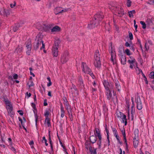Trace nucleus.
<instances>
[{
  "label": "nucleus",
  "mask_w": 154,
  "mask_h": 154,
  "mask_svg": "<svg viewBox=\"0 0 154 154\" xmlns=\"http://www.w3.org/2000/svg\"><path fill=\"white\" fill-rule=\"evenodd\" d=\"M94 64L95 66L97 67H100L101 62L99 52L98 50H96L94 54Z\"/></svg>",
  "instance_id": "nucleus-1"
},
{
  "label": "nucleus",
  "mask_w": 154,
  "mask_h": 154,
  "mask_svg": "<svg viewBox=\"0 0 154 154\" xmlns=\"http://www.w3.org/2000/svg\"><path fill=\"white\" fill-rule=\"evenodd\" d=\"M82 71L85 73L89 74L91 76H92V75H94L91 71V69L88 68L86 63L82 62Z\"/></svg>",
  "instance_id": "nucleus-2"
},
{
  "label": "nucleus",
  "mask_w": 154,
  "mask_h": 154,
  "mask_svg": "<svg viewBox=\"0 0 154 154\" xmlns=\"http://www.w3.org/2000/svg\"><path fill=\"white\" fill-rule=\"evenodd\" d=\"M114 9L115 11V14L119 17H122L124 14V12L123 9L119 6L114 7Z\"/></svg>",
  "instance_id": "nucleus-3"
},
{
  "label": "nucleus",
  "mask_w": 154,
  "mask_h": 154,
  "mask_svg": "<svg viewBox=\"0 0 154 154\" xmlns=\"http://www.w3.org/2000/svg\"><path fill=\"white\" fill-rule=\"evenodd\" d=\"M138 130H135L134 131V137L133 139V146L134 148H137L138 146L139 143V136Z\"/></svg>",
  "instance_id": "nucleus-4"
},
{
  "label": "nucleus",
  "mask_w": 154,
  "mask_h": 154,
  "mask_svg": "<svg viewBox=\"0 0 154 154\" xmlns=\"http://www.w3.org/2000/svg\"><path fill=\"white\" fill-rule=\"evenodd\" d=\"M104 17L103 13L102 12L98 13L94 15V18L92 19L96 22H100L102 20Z\"/></svg>",
  "instance_id": "nucleus-5"
},
{
  "label": "nucleus",
  "mask_w": 154,
  "mask_h": 154,
  "mask_svg": "<svg viewBox=\"0 0 154 154\" xmlns=\"http://www.w3.org/2000/svg\"><path fill=\"white\" fill-rule=\"evenodd\" d=\"M43 36L41 35H38L36 37V39L35 40V42H37L38 43H40V44L42 43V46L40 48V50H42L43 48H45V45L43 43V41L42 40Z\"/></svg>",
  "instance_id": "nucleus-6"
},
{
  "label": "nucleus",
  "mask_w": 154,
  "mask_h": 154,
  "mask_svg": "<svg viewBox=\"0 0 154 154\" xmlns=\"http://www.w3.org/2000/svg\"><path fill=\"white\" fill-rule=\"evenodd\" d=\"M43 36L41 35H38L36 37V39L35 40V42H37L38 43H40V44L42 43V46L40 48V50H42L43 48H45V45L43 43V41L42 40Z\"/></svg>",
  "instance_id": "nucleus-7"
},
{
  "label": "nucleus",
  "mask_w": 154,
  "mask_h": 154,
  "mask_svg": "<svg viewBox=\"0 0 154 154\" xmlns=\"http://www.w3.org/2000/svg\"><path fill=\"white\" fill-rule=\"evenodd\" d=\"M63 8L60 7H58L55 8L54 10V13L55 14L57 15L62 12H65L67 11L69 8L63 9Z\"/></svg>",
  "instance_id": "nucleus-8"
},
{
  "label": "nucleus",
  "mask_w": 154,
  "mask_h": 154,
  "mask_svg": "<svg viewBox=\"0 0 154 154\" xmlns=\"http://www.w3.org/2000/svg\"><path fill=\"white\" fill-rule=\"evenodd\" d=\"M98 22H96L93 19L90 21V24H88V28L90 29H93L97 27L99 25Z\"/></svg>",
  "instance_id": "nucleus-9"
},
{
  "label": "nucleus",
  "mask_w": 154,
  "mask_h": 154,
  "mask_svg": "<svg viewBox=\"0 0 154 154\" xmlns=\"http://www.w3.org/2000/svg\"><path fill=\"white\" fill-rule=\"evenodd\" d=\"M135 101L137 103V108L139 110L143 108V105L140 97H137Z\"/></svg>",
  "instance_id": "nucleus-10"
},
{
  "label": "nucleus",
  "mask_w": 154,
  "mask_h": 154,
  "mask_svg": "<svg viewBox=\"0 0 154 154\" xmlns=\"http://www.w3.org/2000/svg\"><path fill=\"white\" fill-rule=\"evenodd\" d=\"M119 56L121 58V62L122 64H125L126 63V57L124 54L122 52H119Z\"/></svg>",
  "instance_id": "nucleus-11"
},
{
  "label": "nucleus",
  "mask_w": 154,
  "mask_h": 154,
  "mask_svg": "<svg viewBox=\"0 0 154 154\" xmlns=\"http://www.w3.org/2000/svg\"><path fill=\"white\" fill-rule=\"evenodd\" d=\"M78 86L81 88L82 89L84 87L83 80L81 76H79L78 78Z\"/></svg>",
  "instance_id": "nucleus-12"
},
{
  "label": "nucleus",
  "mask_w": 154,
  "mask_h": 154,
  "mask_svg": "<svg viewBox=\"0 0 154 154\" xmlns=\"http://www.w3.org/2000/svg\"><path fill=\"white\" fill-rule=\"evenodd\" d=\"M70 92L72 93L73 95L75 96L78 95V91L77 88L73 84H72V87L71 88L70 90Z\"/></svg>",
  "instance_id": "nucleus-13"
},
{
  "label": "nucleus",
  "mask_w": 154,
  "mask_h": 154,
  "mask_svg": "<svg viewBox=\"0 0 154 154\" xmlns=\"http://www.w3.org/2000/svg\"><path fill=\"white\" fill-rule=\"evenodd\" d=\"M103 84L106 90L110 89L111 88V85L109 84L108 81L104 80L103 81Z\"/></svg>",
  "instance_id": "nucleus-14"
},
{
  "label": "nucleus",
  "mask_w": 154,
  "mask_h": 154,
  "mask_svg": "<svg viewBox=\"0 0 154 154\" xmlns=\"http://www.w3.org/2000/svg\"><path fill=\"white\" fill-rule=\"evenodd\" d=\"M58 48L53 47L52 50L53 54L54 57H57L58 54Z\"/></svg>",
  "instance_id": "nucleus-15"
},
{
  "label": "nucleus",
  "mask_w": 154,
  "mask_h": 154,
  "mask_svg": "<svg viewBox=\"0 0 154 154\" xmlns=\"http://www.w3.org/2000/svg\"><path fill=\"white\" fill-rule=\"evenodd\" d=\"M68 55V53L67 52H66L65 53V54H64L63 56H62L61 59V60L62 62H63V63H65L68 61V58L66 57V55L67 56Z\"/></svg>",
  "instance_id": "nucleus-16"
},
{
  "label": "nucleus",
  "mask_w": 154,
  "mask_h": 154,
  "mask_svg": "<svg viewBox=\"0 0 154 154\" xmlns=\"http://www.w3.org/2000/svg\"><path fill=\"white\" fill-rule=\"evenodd\" d=\"M106 92V95L107 97V98L109 100H110L112 97V94L110 89L107 90Z\"/></svg>",
  "instance_id": "nucleus-17"
},
{
  "label": "nucleus",
  "mask_w": 154,
  "mask_h": 154,
  "mask_svg": "<svg viewBox=\"0 0 154 154\" xmlns=\"http://www.w3.org/2000/svg\"><path fill=\"white\" fill-rule=\"evenodd\" d=\"M23 50V48L22 46V45H18L16 49L15 53L17 54L20 53L22 52Z\"/></svg>",
  "instance_id": "nucleus-18"
},
{
  "label": "nucleus",
  "mask_w": 154,
  "mask_h": 154,
  "mask_svg": "<svg viewBox=\"0 0 154 154\" xmlns=\"http://www.w3.org/2000/svg\"><path fill=\"white\" fill-rule=\"evenodd\" d=\"M90 140L91 143H95L97 140V138L96 135L95 134L94 135H92L90 137Z\"/></svg>",
  "instance_id": "nucleus-19"
},
{
  "label": "nucleus",
  "mask_w": 154,
  "mask_h": 154,
  "mask_svg": "<svg viewBox=\"0 0 154 154\" xmlns=\"http://www.w3.org/2000/svg\"><path fill=\"white\" fill-rule=\"evenodd\" d=\"M60 40L58 39H56L55 41L53 47L58 48L59 45L60 43Z\"/></svg>",
  "instance_id": "nucleus-20"
},
{
  "label": "nucleus",
  "mask_w": 154,
  "mask_h": 154,
  "mask_svg": "<svg viewBox=\"0 0 154 154\" xmlns=\"http://www.w3.org/2000/svg\"><path fill=\"white\" fill-rule=\"evenodd\" d=\"M60 30V28L58 26H55L51 29V32H58Z\"/></svg>",
  "instance_id": "nucleus-21"
},
{
  "label": "nucleus",
  "mask_w": 154,
  "mask_h": 154,
  "mask_svg": "<svg viewBox=\"0 0 154 154\" xmlns=\"http://www.w3.org/2000/svg\"><path fill=\"white\" fill-rule=\"evenodd\" d=\"M41 45V44L40 43H38L37 42H34V49L35 50H36L38 49L39 47V46Z\"/></svg>",
  "instance_id": "nucleus-22"
},
{
  "label": "nucleus",
  "mask_w": 154,
  "mask_h": 154,
  "mask_svg": "<svg viewBox=\"0 0 154 154\" xmlns=\"http://www.w3.org/2000/svg\"><path fill=\"white\" fill-rule=\"evenodd\" d=\"M64 104L65 106L66 109L67 110H68L71 109L67 100H66V102H65V103H64Z\"/></svg>",
  "instance_id": "nucleus-23"
},
{
  "label": "nucleus",
  "mask_w": 154,
  "mask_h": 154,
  "mask_svg": "<svg viewBox=\"0 0 154 154\" xmlns=\"http://www.w3.org/2000/svg\"><path fill=\"white\" fill-rule=\"evenodd\" d=\"M121 118L122 119V122L123 123L125 122V125H126L127 122L126 115H124Z\"/></svg>",
  "instance_id": "nucleus-24"
},
{
  "label": "nucleus",
  "mask_w": 154,
  "mask_h": 154,
  "mask_svg": "<svg viewBox=\"0 0 154 154\" xmlns=\"http://www.w3.org/2000/svg\"><path fill=\"white\" fill-rule=\"evenodd\" d=\"M95 129L96 132L97 134L96 136H97L98 138H100V137H101V136L100 134V131L99 129L98 128H96Z\"/></svg>",
  "instance_id": "nucleus-25"
},
{
  "label": "nucleus",
  "mask_w": 154,
  "mask_h": 154,
  "mask_svg": "<svg viewBox=\"0 0 154 154\" xmlns=\"http://www.w3.org/2000/svg\"><path fill=\"white\" fill-rule=\"evenodd\" d=\"M136 11L135 10H133L128 12V16L130 17H133V14H135Z\"/></svg>",
  "instance_id": "nucleus-26"
},
{
  "label": "nucleus",
  "mask_w": 154,
  "mask_h": 154,
  "mask_svg": "<svg viewBox=\"0 0 154 154\" xmlns=\"http://www.w3.org/2000/svg\"><path fill=\"white\" fill-rule=\"evenodd\" d=\"M45 122H47L48 127L51 126V124L50 123V119L48 118V116L46 117Z\"/></svg>",
  "instance_id": "nucleus-27"
},
{
  "label": "nucleus",
  "mask_w": 154,
  "mask_h": 154,
  "mask_svg": "<svg viewBox=\"0 0 154 154\" xmlns=\"http://www.w3.org/2000/svg\"><path fill=\"white\" fill-rule=\"evenodd\" d=\"M115 86L116 88L117 89L118 91L119 92L120 91L121 86L118 81L116 83Z\"/></svg>",
  "instance_id": "nucleus-28"
},
{
  "label": "nucleus",
  "mask_w": 154,
  "mask_h": 154,
  "mask_svg": "<svg viewBox=\"0 0 154 154\" xmlns=\"http://www.w3.org/2000/svg\"><path fill=\"white\" fill-rule=\"evenodd\" d=\"M110 50V52L111 53V60L112 61V62H113V59L114 58L115 59V55H114V56L113 55V52L112 50V45H111Z\"/></svg>",
  "instance_id": "nucleus-29"
},
{
  "label": "nucleus",
  "mask_w": 154,
  "mask_h": 154,
  "mask_svg": "<svg viewBox=\"0 0 154 154\" xmlns=\"http://www.w3.org/2000/svg\"><path fill=\"white\" fill-rule=\"evenodd\" d=\"M8 114L11 117H12L14 115V113L13 111V109H9V110H8Z\"/></svg>",
  "instance_id": "nucleus-30"
},
{
  "label": "nucleus",
  "mask_w": 154,
  "mask_h": 154,
  "mask_svg": "<svg viewBox=\"0 0 154 154\" xmlns=\"http://www.w3.org/2000/svg\"><path fill=\"white\" fill-rule=\"evenodd\" d=\"M112 100L114 103L115 102H117L118 98L116 94H114L113 97L112 98Z\"/></svg>",
  "instance_id": "nucleus-31"
},
{
  "label": "nucleus",
  "mask_w": 154,
  "mask_h": 154,
  "mask_svg": "<svg viewBox=\"0 0 154 154\" xmlns=\"http://www.w3.org/2000/svg\"><path fill=\"white\" fill-rule=\"evenodd\" d=\"M105 130H106V134H107V139L108 141V146H109L110 145V144H109L110 141H109V131L107 129L106 127L105 128Z\"/></svg>",
  "instance_id": "nucleus-32"
},
{
  "label": "nucleus",
  "mask_w": 154,
  "mask_h": 154,
  "mask_svg": "<svg viewBox=\"0 0 154 154\" xmlns=\"http://www.w3.org/2000/svg\"><path fill=\"white\" fill-rule=\"evenodd\" d=\"M31 42H28L26 45V47L28 50H31Z\"/></svg>",
  "instance_id": "nucleus-33"
},
{
  "label": "nucleus",
  "mask_w": 154,
  "mask_h": 154,
  "mask_svg": "<svg viewBox=\"0 0 154 154\" xmlns=\"http://www.w3.org/2000/svg\"><path fill=\"white\" fill-rule=\"evenodd\" d=\"M37 111H36L34 109V110H33V112L35 114V122L36 125L37 124L38 119V116H37Z\"/></svg>",
  "instance_id": "nucleus-34"
},
{
  "label": "nucleus",
  "mask_w": 154,
  "mask_h": 154,
  "mask_svg": "<svg viewBox=\"0 0 154 154\" xmlns=\"http://www.w3.org/2000/svg\"><path fill=\"white\" fill-rule=\"evenodd\" d=\"M117 116L118 118H122V117L125 114H123L122 112H119V113H117Z\"/></svg>",
  "instance_id": "nucleus-35"
},
{
  "label": "nucleus",
  "mask_w": 154,
  "mask_h": 154,
  "mask_svg": "<svg viewBox=\"0 0 154 154\" xmlns=\"http://www.w3.org/2000/svg\"><path fill=\"white\" fill-rule=\"evenodd\" d=\"M89 151L91 153V154H97L96 149L92 150L91 147H89Z\"/></svg>",
  "instance_id": "nucleus-36"
},
{
  "label": "nucleus",
  "mask_w": 154,
  "mask_h": 154,
  "mask_svg": "<svg viewBox=\"0 0 154 154\" xmlns=\"http://www.w3.org/2000/svg\"><path fill=\"white\" fill-rule=\"evenodd\" d=\"M140 24L143 26L142 27L143 29H145L146 27V25L144 21H140Z\"/></svg>",
  "instance_id": "nucleus-37"
},
{
  "label": "nucleus",
  "mask_w": 154,
  "mask_h": 154,
  "mask_svg": "<svg viewBox=\"0 0 154 154\" xmlns=\"http://www.w3.org/2000/svg\"><path fill=\"white\" fill-rule=\"evenodd\" d=\"M135 61V59L134 58H133L131 60H129L128 61V62L130 64H133Z\"/></svg>",
  "instance_id": "nucleus-38"
},
{
  "label": "nucleus",
  "mask_w": 154,
  "mask_h": 154,
  "mask_svg": "<svg viewBox=\"0 0 154 154\" xmlns=\"http://www.w3.org/2000/svg\"><path fill=\"white\" fill-rule=\"evenodd\" d=\"M19 27V26L18 24L13 28V30L14 32H16L18 29Z\"/></svg>",
  "instance_id": "nucleus-39"
},
{
  "label": "nucleus",
  "mask_w": 154,
  "mask_h": 154,
  "mask_svg": "<svg viewBox=\"0 0 154 154\" xmlns=\"http://www.w3.org/2000/svg\"><path fill=\"white\" fill-rule=\"evenodd\" d=\"M85 147L88 149V148L89 149V147H91L90 146V144L88 142H86L85 143Z\"/></svg>",
  "instance_id": "nucleus-40"
},
{
  "label": "nucleus",
  "mask_w": 154,
  "mask_h": 154,
  "mask_svg": "<svg viewBox=\"0 0 154 154\" xmlns=\"http://www.w3.org/2000/svg\"><path fill=\"white\" fill-rule=\"evenodd\" d=\"M112 130L113 131V132L114 134V136L116 135L117 134V131L116 129L115 128H112Z\"/></svg>",
  "instance_id": "nucleus-41"
},
{
  "label": "nucleus",
  "mask_w": 154,
  "mask_h": 154,
  "mask_svg": "<svg viewBox=\"0 0 154 154\" xmlns=\"http://www.w3.org/2000/svg\"><path fill=\"white\" fill-rule=\"evenodd\" d=\"M49 27L48 26H46L45 25H44L43 26V29L45 31H47L48 30Z\"/></svg>",
  "instance_id": "nucleus-42"
},
{
  "label": "nucleus",
  "mask_w": 154,
  "mask_h": 154,
  "mask_svg": "<svg viewBox=\"0 0 154 154\" xmlns=\"http://www.w3.org/2000/svg\"><path fill=\"white\" fill-rule=\"evenodd\" d=\"M5 16H8V15H9L10 14V12L7 9H5Z\"/></svg>",
  "instance_id": "nucleus-43"
},
{
  "label": "nucleus",
  "mask_w": 154,
  "mask_h": 154,
  "mask_svg": "<svg viewBox=\"0 0 154 154\" xmlns=\"http://www.w3.org/2000/svg\"><path fill=\"white\" fill-rule=\"evenodd\" d=\"M115 136L116 137V138L119 143L121 144H122V143L120 141L119 137L118 135H115Z\"/></svg>",
  "instance_id": "nucleus-44"
},
{
  "label": "nucleus",
  "mask_w": 154,
  "mask_h": 154,
  "mask_svg": "<svg viewBox=\"0 0 154 154\" xmlns=\"http://www.w3.org/2000/svg\"><path fill=\"white\" fill-rule=\"evenodd\" d=\"M6 108L8 110H9V109H12L13 106L12 104H10V105L7 106Z\"/></svg>",
  "instance_id": "nucleus-45"
},
{
  "label": "nucleus",
  "mask_w": 154,
  "mask_h": 154,
  "mask_svg": "<svg viewBox=\"0 0 154 154\" xmlns=\"http://www.w3.org/2000/svg\"><path fill=\"white\" fill-rule=\"evenodd\" d=\"M31 106L34 109L37 111V109L35 103H31Z\"/></svg>",
  "instance_id": "nucleus-46"
},
{
  "label": "nucleus",
  "mask_w": 154,
  "mask_h": 154,
  "mask_svg": "<svg viewBox=\"0 0 154 154\" xmlns=\"http://www.w3.org/2000/svg\"><path fill=\"white\" fill-rule=\"evenodd\" d=\"M5 9H2L0 11V14L2 15H3L4 16H5Z\"/></svg>",
  "instance_id": "nucleus-47"
},
{
  "label": "nucleus",
  "mask_w": 154,
  "mask_h": 154,
  "mask_svg": "<svg viewBox=\"0 0 154 154\" xmlns=\"http://www.w3.org/2000/svg\"><path fill=\"white\" fill-rule=\"evenodd\" d=\"M129 37L130 40H132L133 39V36L132 33L130 32H128Z\"/></svg>",
  "instance_id": "nucleus-48"
},
{
  "label": "nucleus",
  "mask_w": 154,
  "mask_h": 154,
  "mask_svg": "<svg viewBox=\"0 0 154 154\" xmlns=\"http://www.w3.org/2000/svg\"><path fill=\"white\" fill-rule=\"evenodd\" d=\"M14 4H11L10 5V6L11 8H13L15 6H16V3L15 1H14L13 2Z\"/></svg>",
  "instance_id": "nucleus-49"
},
{
  "label": "nucleus",
  "mask_w": 154,
  "mask_h": 154,
  "mask_svg": "<svg viewBox=\"0 0 154 154\" xmlns=\"http://www.w3.org/2000/svg\"><path fill=\"white\" fill-rule=\"evenodd\" d=\"M125 52L128 55H130L131 54L130 53V51L128 49L125 50Z\"/></svg>",
  "instance_id": "nucleus-50"
},
{
  "label": "nucleus",
  "mask_w": 154,
  "mask_h": 154,
  "mask_svg": "<svg viewBox=\"0 0 154 154\" xmlns=\"http://www.w3.org/2000/svg\"><path fill=\"white\" fill-rule=\"evenodd\" d=\"M131 2L130 1H128L127 3V6L128 7H130L131 5Z\"/></svg>",
  "instance_id": "nucleus-51"
},
{
  "label": "nucleus",
  "mask_w": 154,
  "mask_h": 154,
  "mask_svg": "<svg viewBox=\"0 0 154 154\" xmlns=\"http://www.w3.org/2000/svg\"><path fill=\"white\" fill-rule=\"evenodd\" d=\"M43 140H44L45 141V144L46 146H48V144L47 143V140L45 139V137H43L42 138Z\"/></svg>",
  "instance_id": "nucleus-52"
},
{
  "label": "nucleus",
  "mask_w": 154,
  "mask_h": 154,
  "mask_svg": "<svg viewBox=\"0 0 154 154\" xmlns=\"http://www.w3.org/2000/svg\"><path fill=\"white\" fill-rule=\"evenodd\" d=\"M60 110L61 112H65L64 110V108L62 104L61 103L60 104Z\"/></svg>",
  "instance_id": "nucleus-53"
},
{
  "label": "nucleus",
  "mask_w": 154,
  "mask_h": 154,
  "mask_svg": "<svg viewBox=\"0 0 154 154\" xmlns=\"http://www.w3.org/2000/svg\"><path fill=\"white\" fill-rule=\"evenodd\" d=\"M5 102L7 106L9 105L10 104H11L10 102L8 100L5 101Z\"/></svg>",
  "instance_id": "nucleus-54"
},
{
  "label": "nucleus",
  "mask_w": 154,
  "mask_h": 154,
  "mask_svg": "<svg viewBox=\"0 0 154 154\" xmlns=\"http://www.w3.org/2000/svg\"><path fill=\"white\" fill-rule=\"evenodd\" d=\"M13 78L15 79H18V75L17 74H14L13 75Z\"/></svg>",
  "instance_id": "nucleus-55"
},
{
  "label": "nucleus",
  "mask_w": 154,
  "mask_h": 154,
  "mask_svg": "<svg viewBox=\"0 0 154 154\" xmlns=\"http://www.w3.org/2000/svg\"><path fill=\"white\" fill-rule=\"evenodd\" d=\"M67 111L69 115H72V109H71L67 110Z\"/></svg>",
  "instance_id": "nucleus-56"
},
{
  "label": "nucleus",
  "mask_w": 154,
  "mask_h": 154,
  "mask_svg": "<svg viewBox=\"0 0 154 154\" xmlns=\"http://www.w3.org/2000/svg\"><path fill=\"white\" fill-rule=\"evenodd\" d=\"M150 75L152 78L153 79L154 77V72L152 71L151 72L150 74Z\"/></svg>",
  "instance_id": "nucleus-57"
},
{
  "label": "nucleus",
  "mask_w": 154,
  "mask_h": 154,
  "mask_svg": "<svg viewBox=\"0 0 154 154\" xmlns=\"http://www.w3.org/2000/svg\"><path fill=\"white\" fill-rule=\"evenodd\" d=\"M17 112L19 113V114L21 116H23V113L22 110H18Z\"/></svg>",
  "instance_id": "nucleus-58"
},
{
  "label": "nucleus",
  "mask_w": 154,
  "mask_h": 154,
  "mask_svg": "<svg viewBox=\"0 0 154 154\" xmlns=\"http://www.w3.org/2000/svg\"><path fill=\"white\" fill-rule=\"evenodd\" d=\"M47 100L46 99H45L44 100V106H47L48 105V103L47 102Z\"/></svg>",
  "instance_id": "nucleus-59"
},
{
  "label": "nucleus",
  "mask_w": 154,
  "mask_h": 154,
  "mask_svg": "<svg viewBox=\"0 0 154 154\" xmlns=\"http://www.w3.org/2000/svg\"><path fill=\"white\" fill-rule=\"evenodd\" d=\"M126 104L127 106L128 109H129L130 105L129 102L128 100L126 101Z\"/></svg>",
  "instance_id": "nucleus-60"
},
{
  "label": "nucleus",
  "mask_w": 154,
  "mask_h": 154,
  "mask_svg": "<svg viewBox=\"0 0 154 154\" xmlns=\"http://www.w3.org/2000/svg\"><path fill=\"white\" fill-rule=\"evenodd\" d=\"M49 115V112L48 111H47L45 112V113L44 115L46 117L47 116H48Z\"/></svg>",
  "instance_id": "nucleus-61"
},
{
  "label": "nucleus",
  "mask_w": 154,
  "mask_h": 154,
  "mask_svg": "<svg viewBox=\"0 0 154 154\" xmlns=\"http://www.w3.org/2000/svg\"><path fill=\"white\" fill-rule=\"evenodd\" d=\"M31 51V50H28L27 51L26 53V54L28 55H29L30 54V51Z\"/></svg>",
  "instance_id": "nucleus-62"
},
{
  "label": "nucleus",
  "mask_w": 154,
  "mask_h": 154,
  "mask_svg": "<svg viewBox=\"0 0 154 154\" xmlns=\"http://www.w3.org/2000/svg\"><path fill=\"white\" fill-rule=\"evenodd\" d=\"M2 99H3V101H4L5 102V101L7 100H8V98L6 97L5 96H4L3 97H2Z\"/></svg>",
  "instance_id": "nucleus-63"
},
{
  "label": "nucleus",
  "mask_w": 154,
  "mask_h": 154,
  "mask_svg": "<svg viewBox=\"0 0 154 154\" xmlns=\"http://www.w3.org/2000/svg\"><path fill=\"white\" fill-rule=\"evenodd\" d=\"M125 45L127 47H130V46L129 43L128 42H127L125 43Z\"/></svg>",
  "instance_id": "nucleus-64"
}]
</instances>
